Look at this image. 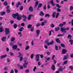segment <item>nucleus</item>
Masks as SVG:
<instances>
[{"mask_svg": "<svg viewBox=\"0 0 73 73\" xmlns=\"http://www.w3.org/2000/svg\"><path fill=\"white\" fill-rule=\"evenodd\" d=\"M16 17L17 19L18 20H20L21 19L22 16L21 15H19V14L17 13H16L15 14H13V17L14 19H16V17Z\"/></svg>", "mask_w": 73, "mask_h": 73, "instance_id": "nucleus-1", "label": "nucleus"}, {"mask_svg": "<svg viewBox=\"0 0 73 73\" xmlns=\"http://www.w3.org/2000/svg\"><path fill=\"white\" fill-rule=\"evenodd\" d=\"M45 43L48 46L49 45H52L53 44V43H54V41L53 40H52V42H48V40H46L45 41Z\"/></svg>", "mask_w": 73, "mask_h": 73, "instance_id": "nucleus-2", "label": "nucleus"}, {"mask_svg": "<svg viewBox=\"0 0 73 73\" xmlns=\"http://www.w3.org/2000/svg\"><path fill=\"white\" fill-rule=\"evenodd\" d=\"M5 35L6 36H8V35L10 33L9 29L8 28H6L5 29Z\"/></svg>", "mask_w": 73, "mask_h": 73, "instance_id": "nucleus-3", "label": "nucleus"}, {"mask_svg": "<svg viewBox=\"0 0 73 73\" xmlns=\"http://www.w3.org/2000/svg\"><path fill=\"white\" fill-rule=\"evenodd\" d=\"M27 65H28V62L27 61H25L24 63L23 64V68H27Z\"/></svg>", "mask_w": 73, "mask_h": 73, "instance_id": "nucleus-4", "label": "nucleus"}, {"mask_svg": "<svg viewBox=\"0 0 73 73\" xmlns=\"http://www.w3.org/2000/svg\"><path fill=\"white\" fill-rule=\"evenodd\" d=\"M40 54H36L35 56V58H36V60L37 61H39V58H40Z\"/></svg>", "mask_w": 73, "mask_h": 73, "instance_id": "nucleus-5", "label": "nucleus"}, {"mask_svg": "<svg viewBox=\"0 0 73 73\" xmlns=\"http://www.w3.org/2000/svg\"><path fill=\"white\" fill-rule=\"evenodd\" d=\"M65 31V28L62 27L60 28V31L62 32H64V33H66V31Z\"/></svg>", "mask_w": 73, "mask_h": 73, "instance_id": "nucleus-6", "label": "nucleus"}, {"mask_svg": "<svg viewBox=\"0 0 73 73\" xmlns=\"http://www.w3.org/2000/svg\"><path fill=\"white\" fill-rule=\"evenodd\" d=\"M36 36L37 37H38V35H39V34H40V31L39 30H37L36 31Z\"/></svg>", "mask_w": 73, "mask_h": 73, "instance_id": "nucleus-7", "label": "nucleus"}, {"mask_svg": "<svg viewBox=\"0 0 73 73\" xmlns=\"http://www.w3.org/2000/svg\"><path fill=\"white\" fill-rule=\"evenodd\" d=\"M66 55V56L65 55H64V58L63 59V60H66V59H68V57H69V55L67 54Z\"/></svg>", "mask_w": 73, "mask_h": 73, "instance_id": "nucleus-8", "label": "nucleus"}, {"mask_svg": "<svg viewBox=\"0 0 73 73\" xmlns=\"http://www.w3.org/2000/svg\"><path fill=\"white\" fill-rule=\"evenodd\" d=\"M22 17L23 18V21H26V19H27V17L25 15H23L22 16Z\"/></svg>", "mask_w": 73, "mask_h": 73, "instance_id": "nucleus-9", "label": "nucleus"}, {"mask_svg": "<svg viewBox=\"0 0 73 73\" xmlns=\"http://www.w3.org/2000/svg\"><path fill=\"white\" fill-rule=\"evenodd\" d=\"M12 48L13 50H16L17 48V46L16 45H13L12 46Z\"/></svg>", "mask_w": 73, "mask_h": 73, "instance_id": "nucleus-10", "label": "nucleus"}, {"mask_svg": "<svg viewBox=\"0 0 73 73\" xmlns=\"http://www.w3.org/2000/svg\"><path fill=\"white\" fill-rule=\"evenodd\" d=\"M67 52V50L65 49H63L62 50V54H65Z\"/></svg>", "mask_w": 73, "mask_h": 73, "instance_id": "nucleus-11", "label": "nucleus"}, {"mask_svg": "<svg viewBox=\"0 0 73 73\" xmlns=\"http://www.w3.org/2000/svg\"><path fill=\"white\" fill-rule=\"evenodd\" d=\"M29 10L30 11H31V12H32L33 11V7H32L30 6V7L29 8Z\"/></svg>", "mask_w": 73, "mask_h": 73, "instance_id": "nucleus-12", "label": "nucleus"}, {"mask_svg": "<svg viewBox=\"0 0 73 73\" xmlns=\"http://www.w3.org/2000/svg\"><path fill=\"white\" fill-rule=\"evenodd\" d=\"M32 16H33V14H31V15H29L28 16V20H31V17H32Z\"/></svg>", "mask_w": 73, "mask_h": 73, "instance_id": "nucleus-13", "label": "nucleus"}, {"mask_svg": "<svg viewBox=\"0 0 73 73\" xmlns=\"http://www.w3.org/2000/svg\"><path fill=\"white\" fill-rule=\"evenodd\" d=\"M55 66H54V65L52 64V66L51 67V69L52 70H55Z\"/></svg>", "mask_w": 73, "mask_h": 73, "instance_id": "nucleus-14", "label": "nucleus"}, {"mask_svg": "<svg viewBox=\"0 0 73 73\" xmlns=\"http://www.w3.org/2000/svg\"><path fill=\"white\" fill-rule=\"evenodd\" d=\"M7 54L4 55H3L1 56L0 58H1V59H3V58H5V57H7Z\"/></svg>", "mask_w": 73, "mask_h": 73, "instance_id": "nucleus-15", "label": "nucleus"}, {"mask_svg": "<svg viewBox=\"0 0 73 73\" xmlns=\"http://www.w3.org/2000/svg\"><path fill=\"white\" fill-rule=\"evenodd\" d=\"M3 5H4V6H7V5H8V3L7 1H5L3 3Z\"/></svg>", "mask_w": 73, "mask_h": 73, "instance_id": "nucleus-16", "label": "nucleus"}, {"mask_svg": "<svg viewBox=\"0 0 73 73\" xmlns=\"http://www.w3.org/2000/svg\"><path fill=\"white\" fill-rule=\"evenodd\" d=\"M56 14V13L55 12H54L53 13L52 15V16L53 17V18H54V17H55Z\"/></svg>", "mask_w": 73, "mask_h": 73, "instance_id": "nucleus-17", "label": "nucleus"}, {"mask_svg": "<svg viewBox=\"0 0 73 73\" xmlns=\"http://www.w3.org/2000/svg\"><path fill=\"white\" fill-rule=\"evenodd\" d=\"M39 15L40 16H44V13L42 11H40V13Z\"/></svg>", "mask_w": 73, "mask_h": 73, "instance_id": "nucleus-18", "label": "nucleus"}, {"mask_svg": "<svg viewBox=\"0 0 73 73\" xmlns=\"http://www.w3.org/2000/svg\"><path fill=\"white\" fill-rule=\"evenodd\" d=\"M55 40L58 43H60V40H59V38H57L55 39Z\"/></svg>", "mask_w": 73, "mask_h": 73, "instance_id": "nucleus-19", "label": "nucleus"}, {"mask_svg": "<svg viewBox=\"0 0 73 73\" xmlns=\"http://www.w3.org/2000/svg\"><path fill=\"white\" fill-rule=\"evenodd\" d=\"M20 5V2H18L17 4L16 5V8H18V7H19V5Z\"/></svg>", "mask_w": 73, "mask_h": 73, "instance_id": "nucleus-20", "label": "nucleus"}, {"mask_svg": "<svg viewBox=\"0 0 73 73\" xmlns=\"http://www.w3.org/2000/svg\"><path fill=\"white\" fill-rule=\"evenodd\" d=\"M6 39V37H4L2 38V41H3V42H5V41Z\"/></svg>", "mask_w": 73, "mask_h": 73, "instance_id": "nucleus-21", "label": "nucleus"}, {"mask_svg": "<svg viewBox=\"0 0 73 73\" xmlns=\"http://www.w3.org/2000/svg\"><path fill=\"white\" fill-rule=\"evenodd\" d=\"M15 40V37H12L11 39V42H13Z\"/></svg>", "mask_w": 73, "mask_h": 73, "instance_id": "nucleus-22", "label": "nucleus"}, {"mask_svg": "<svg viewBox=\"0 0 73 73\" xmlns=\"http://www.w3.org/2000/svg\"><path fill=\"white\" fill-rule=\"evenodd\" d=\"M50 3L52 6H54L55 5V4H54V3H53V1H52V0L51 1Z\"/></svg>", "mask_w": 73, "mask_h": 73, "instance_id": "nucleus-23", "label": "nucleus"}, {"mask_svg": "<svg viewBox=\"0 0 73 73\" xmlns=\"http://www.w3.org/2000/svg\"><path fill=\"white\" fill-rule=\"evenodd\" d=\"M3 31H4L3 27H0V32H2Z\"/></svg>", "mask_w": 73, "mask_h": 73, "instance_id": "nucleus-24", "label": "nucleus"}, {"mask_svg": "<svg viewBox=\"0 0 73 73\" xmlns=\"http://www.w3.org/2000/svg\"><path fill=\"white\" fill-rule=\"evenodd\" d=\"M68 62V60H66L63 62V63L62 64V65H65Z\"/></svg>", "mask_w": 73, "mask_h": 73, "instance_id": "nucleus-25", "label": "nucleus"}, {"mask_svg": "<svg viewBox=\"0 0 73 73\" xmlns=\"http://www.w3.org/2000/svg\"><path fill=\"white\" fill-rule=\"evenodd\" d=\"M30 31L31 32H33V31H34V27L31 28Z\"/></svg>", "mask_w": 73, "mask_h": 73, "instance_id": "nucleus-26", "label": "nucleus"}, {"mask_svg": "<svg viewBox=\"0 0 73 73\" xmlns=\"http://www.w3.org/2000/svg\"><path fill=\"white\" fill-rule=\"evenodd\" d=\"M38 1H37L35 3V7H36L38 5Z\"/></svg>", "mask_w": 73, "mask_h": 73, "instance_id": "nucleus-27", "label": "nucleus"}, {"mask_svg": "<svg viewBox=\"0 0 73 73\" xmlns=\"http://www.w3.org/2000/svg\"><path fill=\"white\" fill-rule=\"evenodd\" d=\"M24 29V28L23 27H21L19 29V32H22V31Z\"/></svg>", "mask_w": 73, "mask_h": 73, "instance_id": "nucleus-28", "label": "nucleus"}, {"mask_svg": "<svg viewBox=\"0 0 73 73\" xmlns=\"http://www.w3.org/2000/svg\"><path fill=\"white\" fill-rule=\"evenodd\" d=\"M55 31H56V32H57L58 31H59L60 30V28L58 27H56V28H55Z\"/></svg>", "mask_w": 73, "mask_h": 73, "instance_id": "nucleus-29", "label": "nucleus"}, {"mask_svg": "<svg viewBox=\"0 0 73 73\" xmlns=\"http://www.w3.org/2000/svg\"><path fill=\"white\" fill-rule=\"evenodd\" d=\"M42 3H40L38 4V8H41L42 6Z\"/></svg>", "mask_w": 73, "mask_h": 73, "instance_id": "nucleus-30", "label": "nucleus"}, {"mask_svg": "<svg viewBox=\"0 0 73 73\" xmlns=\"http://www.w3.org/2000/svg\"><path fill=\"white\" fill-rule=\"evenodd\" d=\"M69 42H71L70 44L71 45H73V40L72 39H70L69 41Z\"/></svg>", "mask_w": 73, "mask_h": 73, "instance_id": "nucleus-31", "label": "nucleus"}, {"mask_svg": "<svg viewBox=\"0 0 73 73\" xmlns=\"http://www.w3.org/2000/svg\"><path fill=\"white\" fill-rule=\"evenodd\" d=\"M59 13H56V16H55V17L56 19H57V18H58V16L59 15Z\"/></svg>", "mask_w": 73, "mask_h": 73, "instance_id": "nucleus-32", "label": "nucleus"}, {"mask_svg": "<svg viewBox=\"0 0 73 73\" xmlns=\"http://www.w3.org/2000/svg\"><path fill=\"white\" fill-rule=\"evenodd\" d=\"M32 27V25H29L27 26V28L29 29L31 28Z\"/></svg>", "mask_w": 73, "mask_h": 73, "instance_id": "nucleus-33", "label": "nucleus"}, {"mask_svg": "<svg viewBox=\"0 0 73 73\" xmlns=\"http://www.w3.org/2000/svg\"><path fill=\"white\" fill-rule=\"evenodd\" d=\"M17 25L16 24H15L13 26L14 28L15 29H16L17 27Z\"/></svg>", "mask_w": 73, "mask_h": 73, "instance_id": "nucleus-34", "label": "nucleus"}, {"mask_svg": "<svg viewBox=\"0 0 73 73\" xmlns=\"http://www.w3.org/2000/svg\"><path fill=\"white\" fill-rule=\"evenodd\" d=\"M52 32H53V30H51L49 31V35L50 36H51V35H52Z\"/></svg>", "mask_w": 73, "mask_h": 73, "instance_id": "nucleus-35", "label": "nucleus"}, {"mask_svg": "<svg viewBox=\"0 0 73 73\" xmlns=\"http://www.w3.org/2000/svg\"><path fill=\"white\" fill-rule=\"evenodd\" d=\"M5 14V12L4 11L1 12V16H3V15H4Z\"/></svg>", "mask_w": 73, "mask_h": 73, "instance_id": "nucleus-36", "label": "nucleus"}, {"mask_svg": "<svg viewBox=\"0 0 73 73\" xmlns=\"http://www.w3.org/2000/svg\"><path fill=\"white\" fill-rule=\"evenodd\" d=\"M56 6L58 7V8H60L61 7V6H60L58 4H57L56 5Z\"/></svg>", "mask_w": 73, "mask_h": 73, "instance_id": "nucleus-37", "label": "nucleus"}, {"mask_svg": "<svg viewBox=\"0 0 73 73\" xmlns=\"http://www.w3.org/2000/svg\"><path fill=\"white\" fill-rule=\"evenodd\" d=\"M30 47L29 46H27L25 48V50H28L29 49Z\"/></svg>", "mask_w": 73, "mask_h": 73, "instance_id": "nucleus-38", "label": "nucleus"}, {"mask_svg": "<svg viewBox=\"0 0 73 73\" xmlns=\"http://www.w3.org/2000/svg\"><path fill=\"white\" fill-rule=\"evenodd\" d=\"M60 46H62V47H63V48H65V46L64 44H60Z\"/></svg>", "mask_w": 73, "mask_h": 73, "instance_id": "nucleus-39", "label": "nucleus"}, {"mask_svg": "<svg viewBox=\"0 0 73 73\" xmlns=\"http://www.w3.org/2000/svg\"><path fill=\"white\" fill-rule=\"evenodd\" d=\"M40 25L42 27L44 26V25H45V23H44V22H42Z\"/></svg>", "mask_w": 73, "mask_h": 73, "instance_id": "nucleus-40", "label": "nucleus"}, {"mask_svg": "<svg viewBox=\"0 0 73 73\" xmlns=\"http://www.w3.org/2000/svg\"><path fill=\"white\" fill-rule=\"evenodd\" d=\"M45 17H50V15L49 14H46L45 15Z\"/></svg>", "mask_w": 73, "mask_h": 73, "instance_id": "nucleus-41", "label": "nucleus"}, {"mask_svg": "<svg viewBox=\"0 0 73 73\" xmlns=\"http://www.w3.org/2000/svg\"><path fill=\"white\" fill-rule=\"evenodd\" d=\"M70 11H72V9H73V7L72 6H71L70 7Z\"/></svg>", "mask_w": 73, "mask_h": 73, "instance_id": "nucleus-42", "label": "nucleus"}, {"mask_svg": "<svg viewBox=\"0 0 73 73\" xmlns=\"http://www.w3.org/2000/svg\"><path fill=\"white\" fill-rule=\"evenodd\" d=\"M25 73H29V69H26V71H25Z\"/></svg>", "mask_w": 73, "mask_h": 73, "instance_id": "nucleus-43", "label": "nucleus"}, {"mask_svg": "<svg viewBox=\"0 0 73 73\" xmlns=\"http://www.w3.org/2000/svg\"><path fill=\"white\" fill-rule=\"evenodd\" d=\"M40 25H40V24L38 23L36 24V26L37 27H38L40 26Z\"/></svg>", "mask_w": 73, "mask_h": 73, "instance_id": "nucleus-44", "label": "nucleus"}, {"mask_svg": "<svg viewBox=\"0 0 73 73\" xmlns=\"http://www.w3.org/2000/svg\"><path fill=\"white\" fill-rule=\"evenodd\" d=\"M20 9L21 11H22L23 9V7L22 6H21L20 7Z\"/></svg>", "mask_w": 73, "mask_h": 73, "instance_id": "nucleus-45", "label": "nucleus"}, {"mask_svg": "<svg viewBox=\"0 0 73 73\" xmlns=\"http://www.w3.org/2000/svg\"><path fill=\"white\" fill-rule=\"evenodd\" d=\"M64 35H65L64 34H58L57 35V36L58 37H60V36H64Z\"/></svg>", "mask_w": 73, "mask_h": 73, "instance_id": "nucleus-46", "label": "nucleus"}, {"mask_svg": "<svg viewBox=\"0 0 73 73\" xmlns=\"http://www.w3.org/2000/svg\"><path fill=\"white\" fill-rule=\"evenodd\" d=\"M50 27L51 28H54V25L53 24H52L50 25Z\"/></svg>", "mask_w": 73, "mask_h": 73, "instance_id": "nucleus-47", "label": "nucleus"}, {"mask_svg": "<svg viewBox=\"0 0 73 73\" xmlns=\"http://www.w3.org/2000/svg\"><path fill=\"white\" fill-rule=\"evenodd\" d=\"M34 54H32L31 55V59L33 58V57H34Z\"/></svg>", "mask_w": 73, "mask_h": 73, "instance_id": "nucleus-48", "label": "nucleus"}, {"mask_svg": "<svg viewBox=\"0 0 73 73\" xmlns=\"http://www.w3.org/2000/svg\"><path fill=\"white\" fill-rule=\"evenodd\" d=\"M13 42H11L9 44V45H10V46H12V45H13Z\"/></svg>", "mask_w": 73, "mask_h": 73, "instance_id": "nucleus-49", "label": "nucleus"}, {"mask_svg": "<svg viewBox=\"0 0 73 73\" xmlns=\"http://www.w3.org/2000/svg\"><path fill=\"white\" fill-rule=\"evenodd\" d=\"M63 25L62 24H60L59 25V27H63Z\"/></svg>", "mask_w": 73, "mask_h": 73, "instance_id": "nucleus-50", "label": "nucleus"}, {"mask_svg": "<svg viewBox=\"0 0 73 73\" xmlns=\"http://www.w3.org/2000/svg\"><path fill=\"white\" fill-rule=\"evenodd\" d=\"M21 25L22 27H24V26H25V24L24 23H23L21 24Z\"/></svg>", "mask_w": 73, "mask_h": 73, "instance_id": "nucleus-51", "label": "nucleus"}, {"mask_svg": "<svg viewBox=\"0 0 73 73\" xmlns=\"http://www.w3.org/2000/svg\"><path fill=\"white\" fill-rule=\"evenodd\" d=\"M6 12H7V13H9V12H11V10L8 9L6 10Z\"/></svg>", "mask_w": 73, "mask_h": 73, "instance_id": "nucleus-52", "label": "nucleus"}, {"mask_svg": "<svg viewBox=\"0 0 73 73\" xmlns=\"http://www.w3.org/2000/svg\"><path fill=\"white\" fill-rule=\"evenodd\" d=\"M18 54H19V56H18V57H20V56L23 57V55H22V54H21V53H20V52H18Z\"/></svg>", "mask_w": 73, "mask_h": 73, "instance_id": "nucleus-53", "label": "nucleus"}, {"mask_svg": "<svg viewBox=\"0 0 73 73\" xmlns=\"http://www.w3.org/2000/svg\"><path fill=\"white\" fill-rule=\"evenodd\" d=\"M23 57H20L19 61H23Z\"/></svg>", "mask_w": 73, "mask_h": 73, "instance_id": "nucleus-54", "label": "nucleus"}, {"mask_svg": "<svg viewBox=\"0 0 73 73\" xmlns=\"http://www.w3.org/2000/svg\"><path fill=\"white\" fill-rule=\"evenodd\" d=\"M59 71H61V70H63V69L62 68V67L60 66V67L59 69Z\"/></svg>", "mask_w": 73, "mask_h": 73, "instance_id": "nucleus-55", "label": "nucleus"}, {"mask_svg": "<svg viewBox=\"0 0 73 73\" xmlns=\"http://www.w3.org/2000/svg\"><path fill=\"white\" fill-rule=\"evenodd\" d=\"M57 12H61V9L59 8L57 9Z\"/></svg>", "mask_w": 73, "mask_h": 73, "instance_id": "nucleus-56", "label": "nucleus"}, {"mask_svg": "<svg viewBox=\"0 0 73 73\" xmlns=\"http://www.w3.org/2000/svg\"><path fill=\"white\" fill-rule=\"evenodd\" d=\"M69 27L65 28V31H69Z\"/></svg>", "mask_w": 73, "mask_h": 73, "instance_id": "nucleus-57", "label": "nucleus"}, {"mask_svg": "<svg viewBox=\"0 0 73 73\" xmlns=\"http://www.w3.org/2000/svg\"><path fill=\"white\" fill-rule=\"evenodd\" d=\"M36 69H37V67H36V66H35L33 69V72H35V70H36Z\"/></svg>", "mask_w": 73, "mask_h": 73, "instance_id": "nucleus-58", "label": "nucleus"}, {"mask_svg": "<svg viewBox=\"0 0 73 73\" xmlns=\"http://www.w3.org/2000/svg\"><path fill=\"white\" fill-rule=\"evenodd\" d=\"M55 49L56 50H58V46L55 45Z\"/></svg>", "mask_w": 73, "mask_h": 73, "instance_id": "nucleus-59", "label": "nucleus"}, {"mask_svg": "<svg viewBox=\"0 0 73 73\" xmlns=\"http://www.w3.org/2000/svg\"><path fill=\"white\" fill-rule=\"evenodd\" d=\"M31 45L33 46L34 45V42H33V40H32L31 42Z\"/></svg>", "mask_w": 73, "mask_h": 73, "instance_id": "nucleus-60", "label": "nucleus"}, {"mask_svg": "<svg viewBox=\"0 0 73 73\" xmlns=\"http://www.w3.org/2000/svg\"><path fill=\"white\" fill-rule=\"evenodd\" d=\"M46 54H47L48 56H49L50 54V53L49 52H46Z\"/></svg>", "mask_w": 73, "mask_h": 73, "instance_id": "nucleus-61", "label": "nucleus"}, {"mask_svg": "<svg viewBox=\"0 0 73 73\" xmlns=\"http://www.w3.org/2000/svg\"><path fill=\"white\" fill-rule=\"evenodd\" d=\"M15 73H17L18 72V70L16 69L15 70Z\"/></svg>", "mask_w": 73, "mask_h": 73, "instance_id": "nucleus-62", "label": "nucleus"}, {"mask_svg": "<svg viewBox=\"0 0 73 73\" xmlns=\"http://www.w3.org/2000/svg\"><path fill=\"white\" fill-rule=\"evenodd\" d=\"M70 68L71 69V70H73V67L72 66H70Z\"/></svg>", "mask_w": 73, "mask_h": 73, "instance_id": "nucleus-63", "label": "nucleus"}, {"mask_svg": "<svg viewBox=\"0 0 73 73\" xmlns=\"http://www.w3.org/2000/svg\"><path fill=\"white\" fill-rule=\"evenodd\" d=\"M10 23L11 24H13V23H14V21H11Z\"/></svg>", "mask_w": 73, "mask_h": 73, "instance_id": "nucleus-64", "label": "nucleus"}]
</instances>
